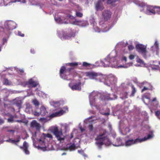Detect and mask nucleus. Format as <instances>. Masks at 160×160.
<instances>
[{
  "mask_svg": "<svg viewBox=\"0 0 160 160\" xmlns=\"http://www.w3.org/2000/svg\"><path fill=\"white\" fill-rule=\"evenodd\" d=\"M65 154H66L65 153H64L62 154V155H65Z\"/></svg>",
  "mask_w": 160,
  "mask_h": 160,
  "instance_id": "60",
  "label": "nucleus"
},
{
  "mask_svg": "<svg viewBox=\"0 0 160 160\" xmlns=\"http://www.w3.org/2000/svg\"><path fill=\"white\" fill-rule=\"evenodd\" d=\"M117 1V0H107V3L108 4H110L112 6H115V3Z\"/></svg>",
  "mask_w": 160,
  "mask_h": 160,
  "instance_id": "21",
  "label": "nucleus"
},
{
  "mask_svg": "<svg viewBox=\"0 0 160 160\" xmlns=\"http://www.w3.org/2000/svg\"><path fill=\"white\" fill-rule=\"evenodd\" d=\"M69 148L70 149H73L75 148V145L74 144H73L69 147Z\"/></svg>",
  "mask_w": 160,
  "mask_h": 160,
  "instance_id": "37",
  "label": "nucleus"
},
{
  "mask_svg": "<svg viewBox=\"0 0 160 160\" xmlns=\"http://www.w3.org/2000/svg\"><path fill=\"white\" fill-rule=\"evenodd\" d=\"M4 27L7 30H12L16 27V23L12 21H7L4 23Z\"/></svg>",
  "mask_w": 160,
  "mask_h": 160,
  "instance_id": "5",
  "label": "nucleus"
},
{
  "mask_svg": "<svg viewBox=\"0 0 160 160\" xmlns=\"http://www.w3.org/2000/svg\"><path fill=\"white\" fill-rule=\"evenodd\" d=\"M25 84L30 88L35 87L38 85L37 83L32 79L29 80L28 81L25 82Z\"/></svg>",
  "mask_w": 160,
  "mask_h": 160,
  "instance_id": "8",
  "label": "nucleus"
},
{
  "mask_svg": "<svg viewBox=\"0 0 160 160\" xmlns=\"http://www.w3.org/2000/svg\"><path fill=\"white\" fill-rule=\"evenodd\" d=\"M4 84L6 85H10V82L7 79H5L4 80Z\"/></svg>",
  "mask_w": 160,
  "mask_h": 160,
  "instance_id": "30",
  "label": "nucleus"
},
{
  "mask_svg": "<svg viewBox=\"0 0 160 160\" xmlns=\"http://www.w3.org/2000/svg\"><path fill=\"white\" fill-rule=\"evenodd\" d=\"M68 17H69V18L72 19H73L74 18L73 16H71V15H69Z\"/></svg>",
  "mask_w": 160,
  "mask_h": 160,
  "instance_id": "50",
  "label": "nucleus"
},
{
  "mask_svg": "<svg viewBox=\"0 0 160 160\" xmlns=\"http://www.w3.org/2000/svg\"><path fill=\"white\" fill-rule=\"evenodd\" d=\"M80 129L81 130V132H83L85 131V129L82 128H80Z\"/></svg>",
  "mask_w": 160,
  "mask_h": 160,
  "instance_id": "51",
  "label": "nucleus"
},
{
  "mask_svg": "<svg viewBox=\"0 0 160 160\" xmlns=\"http://www.w3.org/2000/svg\"><path fill=\"white\" fill-rule=\"evenodd\" d=\"M81 83L79 82L71 86V88L72 90H81Z\"/></svg>",
  "mask_w": 160,
  "mask_h": 160,
  "instance_id": "14",
  "label": "nucleus"
},
{
  "mask_svg": "<svg viewBox=\"0 0 160 160\" xmlns=\"http://www.w3.org/2000/svg\"><path fill=\"white\" fill-rule=\"evenodd\" d=\"M17 122H19V123H21V122H22V121L21 120H17Z\"/></svg>",
  "mask_w": 160,
  "mask_h": 160,
  "instance_id": "53",
  "label": "nucleus"
},
{
  "mask_svg": "<svg viewBox=\"0 0 160 160\" xmlns=\"http://www.w3.org/2000/svg\"><path fill=\"white\" fill-rule=\"evenodd\" d=\"M132 94H131V96H133L134 95V94L136 93V88L133 86V85H132Z\"/></svg>",
  "mask_w": 160,
  "mask_h": 160,
  "instance_id": "25",
  "label": "nucleus"
},
{
  "mask_svg": "<svg viewBox=\"0 0 160 160\" xmlns=\"http://www.w3.org/2000/svg\"><path fill=\"white\" fill-rule=\"evenodd\" d=\"M152 137V136L151 135L149 134L148 135L147 137H145L143 138H137L134 140L133 139H129L126 141L125 145L127 146L132 145L133 144L145 141L151 138Z\"/></svg>",
  "mask_w": 160,
  "mask_h": 160,
  "instance_id": "2",
  "label": "nucleus"
},
{
  "mask_svg": "<svg viewBox=\"0 0 160 160\" xmlns=\"http://www.w3.org/2000/svg\"><path fill=\"white\" fill-rule=\"evenodd\" d=\"M110 58H111L109 56L107 57L106 58L104 59L103 61H101V63L102 65L105 67H110Z\"/></svg>",
  "mask_w": 160,
  "mask_h": 160,
  "instance_id": "11",
  "label": "nucleus"
},
{
  "mask_svg": "<svg viewBox=\"0 0 160 160\" xmlns=\"http://www.w3.org/2000/svg\"><path fill=\"white\" fill-rule=\"evenodd\" d=\"M87 76L91 79H94L98 76V74L93 72H89L87 73Z\"/></svg>",
  "mask_w": 160,
  "mask_h": 160,
  "instance_id": "17",
  "label": "nucleus"
},
{
  "mask_svg": "<svg viewBox=\"0 0 160 160\" xmlns=\"http://www.w3.org/2000/svg\"><path fill=\"white\" fill-rule=\"evenodd\" d=\"M31 53H35V50H34L33 49H31Z\"/></svg>",
  "mask_w": 160,
  "mask_h": 160,
  "instance_id": "49",
  "label": "nucleus"
},
{
  "mask_svg": "<svg viewBox=\"0 0 160 160\" xmlns=\"http://www.w3.org/2000/svg\"><path fill=\"white\" fill-rule=\"evenodd\" d=\"M40 9H43V8H41V7L40 6Z\"/></svg>",
  "mask_w": 160,
  "mask_h": 160,
  "instance_id": "61",
  "label": "nucleus"
},
{
  "mask_svg": "<svg viewBox=\"0 0 160 160\" xmlns=\"http://www.w3.org/2000/svg\"><path fill=\"white\" fill-rule=\"evenodd\" d=\"M18 35L19 36H21L22 37H23L24 36V34L22 33L20 31L18 32Z\"/></svg>",
  "mask_w": 160,
  "mask_h": 160,
  "instance_id": "38",
  "label": "nucleus"
},
{
  "mask_svg": "<svg viewBox=\"0 0 160 160\" xmlns=\"http://www.w3.org/2000/svg\"><path fill=\"white\" fill-rule=\"evenodd\" d=\"M55 20L56 21H57L58 20H59V22H60V18H58V19H57L55 18Z\"/></svg>",
  "mask_w": 160,
  "mask_h": 160,
  "instance_id": "52",
  "label": "nucleus"
},
{
  "mask_svg": "<svg viewBox=\"0 0 160 160\" xmlns=\"http://www.w3.org/2000/svg\"><path fill=\"white\" fill-rule=\"evenodd\" d=\"M55 117H58V115L55 114V113H52V114H50V115L48 116V117L49 118H54Z\"/></svg>",
  "mask_w": 160,
  "mask_h": 160,
  "instance_id": "31",
  "label": "nucleus"
},
{
  "mask_svg": "<svg viewBox=\"0 0 160 160\" xmlns=\"http://www.w3.org/2000/svg\"><path fill=\"white\" fill-rule=\"evenodd\" d=\"M63 109H64V111H66V112L68 111V108L67 106L64 107Z\"/></svg>",
  "mask_w": 160,
  "mask_h": 160,
  "instance_id": "43",
  "label": "nucleus"
},
{
  "mask_svg": "<svg viewBox=\"0 0 160 160\" xmlns=\"http://www.w3.org/2000/svg\"><path fill=\"white\" fill-rule=\"evenodd\" d=\"M53 134L56 137L57 139L60 142L64 140V137L63 136L62 132L61 131H59L57 128H56L53 129Z\"/></svg>",
  "mask_w": 160,
  "mask_h": 160,
  "instance_id": "6",
  "label": "nucleus"
},
{
  "mask_svg": "<svg viewBox=\"0 0 160 160\" xmlns=\"http://www.w3.org/2000/svg\"><path fill=\"white\" fill-rule=\"evenodd\" d=\"M32 103H33L34 105L36 106H39V102L36 99H35L32 101Z\"/></svg>",
  "mask_w": 160,
  "mask_h": 160,
  "instance_id": "28",
  "label": "nucleus"
},
{
  "mask_svg": "<svg viewBox=\"0 0 160 160\" xmlns=\"http://www.w3.org/2000/svg\"><path fill=\"white\" fill-rule=\"evenodd\" d=\"M105 114L108 115L109 114V113H105Z\"/></svg>",
  "mask_w": 160,
  "mask_h": 160,
  "instance_id": "59",
  "label": "nucleus"
},
{
  "mask_svg": "<svg viewBox=\"0 0 160 160\" xmlns=\"http://www.w3.org/2000/svg\"><path fill=\"white\" fill-rule=\"evenodd\" d=\"M66 112V111H64L63 110H61L60 111L54 113L56 114L58 116H60L62 115L64 113Z\"/></svg>",
  "mask_w": 160,
  "mask_h": 160,
  "instance_id": "23",
  "label": "nucleus"
},
{
  "mask_svg": "<svg viewBox=\"0 0 160 160\" xmlns=\"http://www.w3.org/2000/svg\"><path fill=\"white\" fill-rule=\"evenodd\" d=\"M78 65V62H77L68 63L66 64V65L67 66H69L70 67V68H67V71L69 72H71L72 70H73L76 68Z\"/></svg>",
  "mask_w": 160,
  "mask_h": 160,
  "instance_id": "9",
  "label": "nucleus"
},
{
  "mask_svg": "<svg viewBox=\"0 0 160 160\" xmlns=\"http://www.w3.org/2000/svg\"><path fill=\"white\" fill-rule=\"evenodd\" d=\"M70 72H69L67 71V69L64 66H62L61 68L60 71H59V75L61 76L62 74L64 73L68 72L69 73Z\"/></svg>",
  "mask_w": 160,
  "mask_h": 160,
  "instance_id": "19",
  "label": "nucleus"
},
{
  "mask_svg": "<svg viewBox=\"0 0 160 160\" xmlns=\"http://www.w3.org/2000/svg\"><path fill=\"white\" fill-rule=\"evenodd\" d=\"M107 133V131L105 129H102V131L100 132V133L98 135L96 138V140L98 141L96 142V144L98 147L101 148L102 145L104 143H106L107 142L109 143V138L107 136H105Z\"/></svg>",
  "mask_w": 160,
  "mask_h": 160,
  "instance_id": "1",
  "label": "nucleus"
},
{
  "mask_svg": "<svg viewBox=\"0 0 160 160\" xmlns=\"http://www.w3.org/2000/svg\"><path fill=\"white\" fill-rule=\"evenodd\" d=\"M93 128V127L92 124H90L88 126V129L89 130L90 132H91L92 131Z\"/></svg>",
  "mask_w": 160,
  "mask_h": 160,
  "instance_id": "32",
  "label": "nucleus"
},
{
  "mask_svg": "<svg viewBox=\"0 0 160 160\" xmlns=\"http://www.w3.org/2000/svg\"><path fill=\"white\" fill-rule=\"evenodd\" d=\"M109 96H110L109 94H108L107 97V98H106V99H109Z\"/></svg>",
  "mask_w": 160,
  "mask_h": 160,
  "instance_id": "55",
  "label": "nucleus"
},
{
  "mask_svg": "<svg viewBox=\"0 0 160 160\" xmlns=\"http://www.w3.org/2000/svg\"><path fill=\"white\" fill-rule=\"evenodd\" d=\"M44 136L45 137H46L48 138H52V136L51 134L50 133H47V134H44Z\"/></svg>",
  "mask_w": 160,
  "mask_h": 160,
  "instance_id": "33",
  "label": "nucleus"
},
{
  "mask_svg": "<svg viewBox=\"0 0 160 160\" xmlns=\"http://www.w3.org/2000/svg\"><path fill=\"white\" fill-rule=\"evenodd\" d=\"M17 2H20L21 3H25L26 2V0H14L12 1V3H15Z\"/></svg>",
  "mask_w": 160,
  "mask_h": 160,
  "instance_id": "26",
  "label": "nucleus"
},
{
  "mask_svg": "<svg viewBox=\"0 0 160 160\" xmlns=\"http://www.w3.org/2000/svg\"><path fill=\"white\" fill-rule=\"evenodd\" d=\"M32 109V106L30 103H27L26 104V111L27 112L30 111Z\"/></svg>",
  "mask_w": 160,
  "mask_h": 160,
  "instance_id": "22",
  "label": "nucleus"
},
{
  "mask_svg": "<svg viewBox=\"0 0 160 160\" xmlns=\"http://www.w3.org/2000/svg\"><path fill=\"white\" fill-rule=\"evenodd\" d=\"M52 103H53V104H57L59 103V102H57V101H53V102H52Z\"/></svg>",
  "mask_w": 160,
  "mask_h": 160,
  "instance_id": "46",
  "label": "nucleus"
},
{
  "mask_svg": "<svg viewBox=\"0 0 160 160\" xmlns=\"http://www.w3.org/2000/svg\"><path fill=\"white\" fill-rule=\"evenodd\" d=\"M108 79L109 80H110V78H108Z\"/></svg>",
  "mask_w": 160,
  "mask_h": 160,
  "instance_id": "62",
  "label": "nucleus"
},
{
  "mask_svg": "<svg viewBox=\"0 0 160 160\" xmlns=\"http://www.w3.org/2000/svg\"><path fill=\"white\" fill-rule=\"evenodd\" d=\"M122 60H124L125 62L127 61V57H123L122 59Z\"/></svg>",
  "mask_w": 160,
  "mask_h": 160,
  "instance_id": "47",
  "label": "nucleus"
},
{
  "mask_svg": "<svg viewBox=\"0 0 160 160\" xmlns=\"http://www.w3.org/2000/svg\"><path fill=\"white\" fill-rule=\"evenodd\" d=\"M159 64H160V63H159Z\"/></svg>",
  "mask_w": 160,
  "mask_h": 160,
  "instance_id": "64",
  "label": "nucleus"
},
{
  "mask_svg": "<svg viewBox=\"0 0 160 160\" xmlns=\"http://www.w3.org/2000/svg\"><path fill=\"white\" fill-rule=\"evenodd\" d=\"M8 132H12L13 133H14L15 132V131L14 130H8Z\"/></svg>",
  "mask_w": 160,
  "mask_h": 160,
  "instance_id": "48",
  "label": "nucleus"
},
{
  "mask_svg": "<svg viewBox=\"0 0 160 160\" xmlns=\"http://www.w3.org/2000/svg\"><path fill=\"white\" fill-rule=\"evenodd\" d=\"M155 11H146V14L151 15L153 14H155L156 13L158 14H160V11H156V12H155Z\"/></svg>",
  "mask_w": 160,
  "mask_h": 160,
  "instance_id": "20",
  "label": "nucleus"
},
{
  "mask_svg": "<svg viewBox=\"0 0 160 160\" xmlns=\"http://www.w3.org/2000/svg\"><path fill=\"white\" fill-rule=\"evenodd\" d=\"M135 58V56L132 55V54H131L129 55V58L130 60H132L134 58Z\"/></svg>",
  "mask_w": 160,
  "mask_h": 160,
  "instance_id": "39",
  "label": "nucleus"
},
{
  "mask_svg": "<svg viewBox=\"0 0 160 160\" xmlns=\"http://www.w3.org/2000/svg\"><path fill=\"white\" fill-rule=\"evenodd\" d=\"M133 2L138 6L144 8L147 10H154L155 9H160V7L156 6L147 5L145 3L141 2L138 0H133Z\"/></svg>",
  "mask_w": 160,
  "mask_h": 160,
  "instance_id": "3",
  "label": "nucleus"
},
{
  "mask_svg": "<svg viewBox=\"0 0 160 160\" xmlns=\"http://www.w3.org/2000/svg\"><path fill=\"white\" fill-rule=\"evenodd\" d=\"M107 85L108 86H109V85L107 84Z\"/></svg>",
  "mask_w": 160,
  "mask_h": 160,
  "instance_id": "63",
  "label": "nucleus"
},
{
  "mask_svg": "<svg viewBox=\"0 0 160 160\" xmlns=\"http://www.w3.org/2000/svg\"><path fill=\"white\" fill-rule=\"evenodd\" d=\"M156 98H154L153 99H152V102H153L156 101Z\"/></svg>",
  "mask_w": 160,
  "mask_h": 160,
  "instance_id": "54",
  "label": "nucleus"
},
{
  "mask_svg": "<svg viewBox=\"0 0 160 160\" xmlns=\"http://www.w3.org/2000/svg\"><path fill=\"white\" fill-rule=\"evenodd\" d=\"M14 117L12 115H11L10 118L8 119V122H14V120H13V118Z\"/></svg>",
  "mask_w": 160,
  "mask_h": 160,
  "instance_id": "27",
  "label": "nucleus"
},
{
  "mask_svg": "<svg viewBox=\"0 0 160 160\" xmlns=\"http://www.w3.org/2000/svg\"><path fill=\"white\" fill-rule=\"evenodd\" d=\"M128 49L129 51H132L134 49V47L132 45H129L128 47Z\"/></svg>",
  "mask_w": 160,
  "mask_h": 160,
  "instance_id": "35",
  "label": "nucleus"
},
{
  "mask_svg": "<svg viewBox=\"0 0 160 160\" xmlns=\"http://www.w3.org/2000/svg\"><path fill=\"white\" fill-rule=\"evenodd\" d=\"M40 115L42 116H45L48 114V112L47 111L45 107L43 106L41 107L40 108Z\"/></svg>",
  "mask_w": 160,
  "mask_h": 160,
  "instance_id": "15",
  "label": "nucleus"
},
{
  "mask_svg": "<svg viewBox=\"0 0 160 160\" xmlns=\"http://www.w3.org/2000/svg\"><path fill=\"white\" fill-rule=\"evenodd\" d=\"M40 120L41 121L45 122L46 121V118H40Z\"/></svg>",
  "mask_w": 160,
  "mask_h": 160,
  "instance_id": "41",
  "label": "nucleus"
},
{
  "mask_svg": "<svg viewBox=\"0 0 160 160\" xmlns=\"http://www.w3.org/2000/svg\"><path fill=\"white\" fill-rule=\"evenodd\" d=\"M76 15L77 17H78L79 18H81L82 16V12H81L79 11H76Z\"/></svg>",
  "mask_w": 160,
  "mask_h": 160,
  "instance_id": "24",
  "label": "nucleus"
},
{
  "mask_svg": "<svg viewBox=\"0 0 160 160\" xmlns=\"http://www.w3.org/2000/svg\"><path fill=\"white\" fill-rule=\"evenodd\" d=\"M28 143L26 141L23 142V146L20 147V148L23 150L24 152L26 154H29V152L28 150Z\"/></svg>",
  "mask_w": 160,
  "mask_h": 160,
  "instance_id": "13",
  "label": "nucleus"
},
{
  "mask_svg": "<svg viewBox=\"0 0 160 160\" xmlns=\"http://www.w3.org/2000/svg\"><path fill=\"white\" fill-rule=\"evenodd\" d=\"M110 63V67H115L117 66V62L114 57L111 58Z\"/></svg>",
  "mask_w": 160,
  "mask_h": 160,
  "instance_id": "16",
  "label": "nucleus"
},
{
  "mask_svg": "<svg viewBox=\"0 0 160 160\" xmlns=\"http://www.w3.org/2000/svg\"><path fill=\"white\" fill-rule=\"evenodd\" d=\"M34 115L35 116H39L40 115V112H38L35 111L34 112Z\"/></svg>",
  "mask_w": 160,
  "mask_h": 160,
  "instance_id": "42",
  "label": "nucleus"
},
{
  "mask_svg": "<svg viewBox=\"0 0 160 160\" xmlns=\"http://www.w3.org/2000/svg\"><path fill=\"white\" fill-rule=\"evenodd\" d=\"M90 64L89 63H88L86 62H83V63H82V65L84 67H89Z\"/></svg>",
  "mask_w": 160,
  "mask_h": 160,
  "instance_id": "29",
  "label": "nucleus"
},
{
  "mask_svg": "<svg viewBox=\"0 0 160 160\" xmlns=\"http://www.w3.org/2000/svg\"><path fill=\"white\" fill-rule=\"evenodd\" d=\"M81 22V21H78L76 20L74 21H73V24L74 25H78V23Z\"/></svg>",
  "mask_w": 160,
  "mask_h": 160,
  "instance_id": "34",
  "label": "nucleus"
},
{
  "mask_svg": "<svg viewBox=\"0 0 160 160\" xmlns=\"http://www.w3.org/2000/svg\"><path fill=\"white\" fill-rule=\"evenodd\" d=\"M75 36V33L72 30H70L68 33H64L63 34V38L64 39H69Z\"/></svg>",
  "mask_w": 160,
  "mask_h": 160,
  "instance_id": "10",
  "label": "nucleus"
},
{
  "mask_svg": "<svg viewBox=\"0 0 160 160\" xmlns=\"http://www.w3.org/2000/svg\"><path fill=\"white\" fill-rule=\"evenodd\" d=\"M31 126L32 128H35L37 130H39L40 128V124L35 120H33L31 122Z\"/></svg>",
  "mask_w": 160,
  "mask_h": 160,
  "instance_id": "12",
  "label": "nucleus"
},
{
  "mask_svg": "<svg viewBox=\"0 0 160 160\" xmlns=\"http://www.w3.org/2000/svg\"><path fill=\"white\" fill-rule=\"evenodd\" d=\"M137 62L139 63H143V61L141 59H140V58H138L137 60Z\"/></svg>",
  "mask_w": 160,
  "mask_h": 160,
  "instance_id": "36",
  "label": "nucleus"
},
{
  "mask_svg": "<svg viewBox=\"0 0 160 160\" xmlns=\"http://www.w3.org/2000/svg\"><path fill=\"white\" fill-rule=\"evenodd\" d=\"M3 2V0H0V3H2Z\"/></svg>",
  "mask_w": 160,
  "mask_h": 160,
  "instance_id": "56",
  "label": "nucleus"
},
{
  "mask_svg": "<svg viewBox=\"0 0 160 160\" xmlns=\"http://www.w3.org/2000/svg\"><path fill=\"white\" fill-rule=\"evenodd\" d=\"M154 46L155 47H156V48L157 49L158 48V47H159V45L158 44V42H157V41H156V42H155Z\"/></svg>",
  "mask_w": 160,
  "mask_h": 160,
  "instance_id": "40",
  "label": "nucleus"
},
{
  "mask_svg": "<svg viewBox=\"0 0 160 160\" xmlns=\"http://www.w3.org/2000/svg\"><path fill=\"white\" fill-rule=\"evenodd\" d=\"M94 94H95V93H92V96L93 97H95V96H94Z\"/></svg>",
  "mask_w": 160,
  "mask_h": 160,
  "instance_id": "57",
  "label": "nucleus"
},
{
  "mask_svg": "<svg viewBox=\"0 0 160 160\" xmlns=\"http://www.w3.org/2000/svg\"><path fill=\"white\" fill-rule=\"evenodd\" d=\"M4 123V121L2 119H0V125Z\"/></svg>",
  "mask_w": 160,
  "mask_h": 160,
  "instance_id": "45",
  "label": "nucleus"
},
{
  "mask_svg": "<svg viewBox=\"0 0 160 160\" xmlns=\"http://www.w3.org/2000/svg\"><path fill=\"white\" fill-rule=\"evenodd\" d=\"M148 89V88H147L144 87H143V88L142 89V92H143L144 91L147 90Z\"/></svg>",
  "mask_w": 160,
  "mask_h": 160,
  "instance_id": "44",
  "label": "nucleus"
},
{
  "mask_svg": "<svg viewBox=\"0 0 160 160\" xmlns=\"http://www.w3.org/2000/svg\"><path fill=\"white\" fill-rule=\"evenodd\" d=\"M20 139L21 138H20V136H18V138H17V139L16 140H12L11 139L9 138L8 140H6V141L16 144V143L19 142L20 141Z\"/></svg>",
  "mask_w": 160,
  "mask_h": 160,
  "instance_id": "18",
  "label": "nucleus"
},
{
  "mask_svg": "<svg viewBox=\"0 0 160 160\" xmlns=\"http://www.w3.org/2000/svg\"><path fill=\"white\" fill-rule=\"evenodd\" d=\"M20 72H23V70H20Z\"/></svg>",
  "mask_w": 160,
  "mask_h": 160,
  "instance_id": "58",
  "label": "nucleus"
},
{
  "mask_svg": "<svg viewBox=\"0 0 160 160\" xmlns=\"http://www.w3.org/2000/svg\"><path fill=\"white\" fill-rule=\"evenodd\" d=\"M146 46L141 44H137L136 45V48L138 53L141 54L143 58H146L148 51L146 50Z\"/></svg>",
  "mask_w": 160,
  "mask_h": 160,
  "instance_id": "4",
  "label": "nucleus"
},
{
  "mask_svg": "<svg viewBox=\"0 0 160 160\" xmlns=\"http://www.w3.org/2000/svg\"><path fill=\"white\" fill-rule=\"evenodd\" d=\"M112 13L110 11H104L102 13V18L105 21H107L111 17Z\"/></svg>",
  "mask_w": 160,
  "mask_h": 160,
  "instance_id": "7",
  "label": "nucleus"
}]
</instances>
